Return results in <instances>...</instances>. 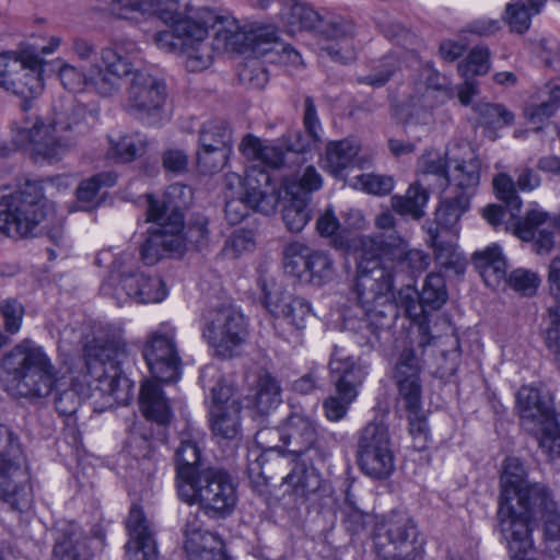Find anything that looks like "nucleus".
<instances>
[{
    "instance_id": "59",
    "label": "nucleus",
    "mask_w": 560,
    "mask_h": 560,
    "mask_svg": "<svg viewBox=\"0 0 560 560\" xmlns=\"http://www.w3.org/2000/svg\"><path fill=\"white\" fill-rule=\"evenodd\" d=\"M310 198L290 196V201L284 206L282 219L289 231L301 232L311 219L308 209Z\"/></svg>"
},
{
    "instance_id": "33",
    "label": "nucleus",
    "mask_w": 560,
    "mask_h": 560,
    "mask_svg": "<svg viewBox=\"0 0 560 560\" xmlns=\"http://www.w3.org/2000/svg\"><path fill=\"white\" fill-rule=\"evenodd\" d=\"M490 66V51L483 45L475 46L459 63L457 70L466 79L464 84L457 86V98L460 104H470L472 98L479 93L478 82L474 77L488 73Z\"/></svg>"
},
{
    "instance_id": "27",
    "label": "nucleus",
    "mask_w": 560,
    "mask_h": 560,
    "mask_svg": "<svg viewBox=\"0 0 560 560\" xmlns=\"http://www.w3.org/2000/svg\"><path fill=\"white\" fill-rule=\"evenodd\" d=\"M357 27L350 18L335 13L320 16L316 35L320 49L334 60L346 62L352 58L349 42L354 37Z\"/></svg>"
},
{
    "instance_id": "54",
    "label": "nucleus",
    "mask_w": 560,
    "mask_h": 560,
    "mask_svg": "<svg viewBox=\"0 0 560 560\" xmlns=\"http://www.w3.org/2000/svg\"><path fill=\"white\" fill-rule=\"evenodd\" d=\"M262 39L256 43L254 50L268 57L271 62L299 67L302 57L293 47L279 43L273 33H262Z\"/></svg>"
},
{
    "instance_id": "20",
    "label": "nucleus",
    "mask_w": 560,
    "mask_h": 560,
    "mask_svg": "<svg viewBox=\"0 0 560 560\" xmlns=\"http://www.w3.org/2000/svg\"><path fill=\"white\" fill-rule=\"evenodd\" d=\"M358 276L354 291L361 307L384 304L393 300V276L387 271L381 258L365 257L363 237L355 245Z\"/></svg>"
},
{
    "instance_id": "28",
    "label": "nucleus",
    "mask_w": 560,
    "mask_h": 560,
    "mask_svg": "<svg viewBox=\"0 0 560 560\" xmlns=\"http://www.w3.org/2000/svg\"><path fill=\"white\" fill-rule=\"evenodd\" d=\"M260 288L261 302L275 317L285 319L298 330L306 327V322L313 314L311 303L306 299L284 294L275 284L269 287L265 281H260Z\"/></svg>"
},
{
    "instance_id": "7",
    "label": "nucleus",
    "mask_w": 560,
    "mask_h": 560,
    "mask_svg": "<svg viewBox=\"0 0 560 560\" xmlns=\"http://www.w3.org/2000/svg\"><path fill=\"white\" fill-rule=\"evenodd\" d=\"M213 11L208 8L196 10V19L189 21V27L183 34L176 32L174 25L171 30L156 32L154 44L166 52H179L185 59L186 68L191 71H201L211 65V49L208 39L209 25L213 22Z\"/></svg>"
},
{
    "instance_id": "47",
    "label": "nucleus",
    "mask_w": 560,
    "mask_h": 560,
    "mask_svg": "<svg viewBox=\"0 0 560 560\" xmlns=\"http://www.w3.org/2000/svg\"><path fill=\"white\" fill-rule=\"evenodd\" d=\"M546 2L547 0H528V4L523 1L506 3L502 21L512 33L523 35L529 30L533 16L542 11Z\"/></svg>"
},
{
    "instance_id": "53",
    "label": "nucleus",
    "mask_w": 560,
    "mask_h": 560,
    "mask_svg": "<svg viewBox=\"0 0 560 560\" xmlns=\"http://www.w3.org/2000/svg\"><path fill=\"white\" fill-rule=\"evenodd\" d=\"M447 166L445 156L434 151L427 152L418 160V179L427 184L428 177L433 176L435 186L445 190L451 183Z\"/></svg>"
},
{
    "instance_id": "9",
    "label": "nucleus",
    "mask_w": 560,
    "mask_h": 560,
    "mask_svg": "<svg viewBox=\"0 0 560 560\" xmlns=\"http://www.w3.org/2000/svg\"><path fill=\"white\" fill-rule=\"evenodd\" d=\"M32 500L25 456L19 440L8 427L0 424V502L22 512L30 509Z\"/></svg>"
},
{
    "instance_id": "18",
    "label": "nucleus",
    "mask_w": 560,
    "mask_h": 560,
    "mask_svg": "<svg viewBox=\"0 0 560 560\" xmlns=\"http://www.w3.org/2000/svg\"><path fill=\"white\" fill-rule=\"evenodd\" d=\"M118 19L137 22L141 18H156L165 25H174L183 34L189 27L186 19H196L192 0H119Z\"/></svg>"
},
{
    "instance_id": "43",
    "label": "nucleus",
    "mask_w": 560,
    "mask_h": 560,
    "mask_svg": "<svg viewBox=\"0 0 560 560\" xmlns=\"http://www.w3.org/2000/svg\"><path fill=\"white\" fill-rule=\"evenodd\" d=\"M201 450L196 439L190 435H183L175 452L177 491L179 486L191 481L199 476Z\"/></svg>"
},
{
    "instance_id": "6",
    "label": "nucleus",
    "mask_w": 560,
    "mask_h": 560,
    "mask_svg": "<svg viewBox=\"0 0 560 560\" xmlns=\"http://www.w3.org/2000/svg\"><path fill=\"white\" fill-rule=\"evenodd\" d=\"M178 497L189 505L198 504L210 520H225L235 510L237 491L230 474L220 468L202 469L190 483L179 486Z\"/></svg>"
},
{
    "instance_id": "52",
    "label": "nucleus",
    "mask_w": 560,
    "mask_h": 560,
    "mask_svg": "<svg viewBox=\"0 0 560 560\" xmlns=\"http://www.w3.org/2000/svg\"><path fill=\"white\" fill-rule=\"evenodd\" d=\"M280 192L283 190L287 196L310 198L312 191L318 190L323 185V178L314 166H306L301 173L294 176H285L280 185L275 179Z\"/></svg>"
},
{
    "instance_id": "64",
    "label": "nucleus",
    "mask_w": 560,
    "mask_h": 560,
    "mask_svg": "<svg viewBox=\"0 0 560 560\" xmlns=\"http://www.w3.org/2000/svg\"><path fill=\"white\" fill-rule=\"evenodd\" d=\"M350 185L373 195H387L394 187L393 178L376 174H354Z\"/></svg>"
},
{
    "instance_id": "1",
    "label": "nucleus",
    "mask_w": 560,
    "mask_h": 560,
    "mask_svg": "<svg viewBox=\"0 0 560 560\" xmlns=\"http://www.w3.org/2000/svg\"><path fill=\"white\" fill-rule=\"evenodd\" d=\"M85 114L83 106L73 105L67 110L54 113L47 121L37 115L26 116L16 127L12 140L36 160L59 162L86 130Z\"/></svg>"
},
{
    "instance_id": "56",
    "label": "nucleus",
    "mask_w": 560,
    "mask_h": 560,
    "mask_svg": "<svg viewBox=\"0 0 560 560\" xmlns=\"http://www.w3.org/2000/svg\"><path fill=\"white\" fill-rule=\"evenodd\" d=\"M92 388V382L84 377V381L71 378L69 388L61 390L56 399L57 411L62 416H72L79 409L83 397H88Z\"/></svg>"
},
{
    "instance_id": "57",
    "label": "nucleus",
    "mask_w": 560,
    "mask_h": 560,
    "mask_svg": "<svg viewBox=\"0 0 560 560\" xmlns=\"http://www.w3.org/2000/svg\"><path fill=\"white\" fill-rule=\"evenodd\" d=\"M320 16V14L305 3L293 2L285 16L287 32L292 35L303 30L316 33Z\"/></svg>"
},
{
    "instance_id": "50",
    "label": "nucleus",
    "mask_w": 560,
    "mask_h": 560,
    "mask_svg": "<svg viewBox=\"0 0 560 560\" xmlns=\"http://www.w3.org/2000/svg\"><path fill=\"white\" fill-rule=\"evenodd\" d=\"M241 402L232 400L228 406H211L210 422L212 432L224 439H233L240 429Z\"/></svg>"
},
{
    "instance_id": "10",
    "label": "nucleus",
    "mask_w": 560,
    "mask_h": 560,
    "mask_svg": "<svg viewBox=\"0 0 560 560\" xmlns=\"http://www.w3.org/2000/svg\"><path fill=\"white\" fill-rule=\"evenodd\" d=\"M225 218L235 225L248 214L249 209L262 214H272L280 201V190L273 174L259 165L246 171L245 192L240 196L226 195Z\"/></svg>"
},
{
    "instance_id": "49",
    "label": "nucleus",
    "mask_w": 560,
    "mask_h": 560,
    "mask_svg": "<svg viewBox=\"0 0 560 560\" xmlns=\"http://www.w3.org/2000/svg\"><path fill=\"white\" fill-rule=\"evenodd\" d=\"M411 399L399 398V401L407 411L409 433L413 439V447L418 451H423L428 447L429 428L422 411V395H416Z\"/></svg>"
},
{
    "instance_id": "8",
    "label": "nucleus",
    "mask_w": 560,
    "mask_h": 560,
    "mask_svg": "<svg viewBox=\"0 0 560 560\" xmlns=\"http://www.w3.org/2000/svg\"><path fill=\"white\" fill-rule=\"evenodd\" d=\"M39 184L24 183L16 191L0 190V231L8 236L27 237L52 215L40 201Z\"/></svg>"
},
{
    "instance_id": "16",
    "label": "nucleus",
    "mask_w": 560,
    "mask_h": 560,
    "mask_svg": "<svg viewBox=\"0 0 560 560\" xmlns=\"http://www.w3.org/2000/svg\"><path fill=\"white\" fill-rule=\"evenodd\" d=\"M126 90V109L140 120L155 122L162 114L167 98L163 79L145 70H135Z\"/></svg>"
},
{
    "instance_id": "58",
    "label": "nucleus",
    "mask_w": 560,
    "mask_h": 560,
    "mask_svg": "<svg viewBox=\"0 0 560 560\" xmlns=\"http://www.w3.org/2000/svg\"><path fill=\"white\" fill-rule=\"evenodd\" d=\"M148 147V140L140 133L126 135L119 138L117 142H113L110 153L121 163H128L135 159L142 156Z\"/></svg>"
},
{
    "instance_id": "61",
    "label": "nucleus",
    "mask_w": 560,
    "mask_h": 560,
    "mask_svg": "<svg viewBox=\"0 0 560 560\" xmlns=\"http://www.w3.org/2000/svg\"><path fill=\"white\" fill-rule=\"evenodd\" d=\"M493 188L498 199L503 201L512 211V217L520 212L522 208V199L516 191V182L505 173H500L493 178Z\"/></svg>"
},
{
    "instance_id": "32",
    "label": "nucleus",
    "mask_w": 560,
    "mask_h": 560,
    "mask_svg": "<svg viewBox=\"0 0 560 560\" xmlns=\"http://www.w3.org/2000/svg\"><path fill=\"white\" fill-rule=\"evenodd\" d=\"M535 514L532 518V525L535 527L536 520L539 517L542 526L544 542L550 557L560 555V510L548 490L532 502Z\"/></svg>"
},
{
    "instance_id": "45",
    "label": "nucleus",
    "mask_w": 560,
    "mask_h": 560,
    "mask_svg": "<svg viewBox=\"0 0 560 560\" xmlns=\"http://www.w3.org/2000/svg\"><path fill=\"white\" fill-rule=\"evenodd\" d=\"M303 125L306 135L301 131L294 132L293 140L288 143V151L294 153H303L310 151L320 142L322 125L317 117L316 107L311 96L304 102Z\"/></svg>"
},
{
    "instance_id": "63",
    "label": "nucleus",
    "mask_w": 560,
    "mask_h": 560,
    "mask_svg": "<svg viewBox=\"0 0 560 560\" xmlns=\"http://www.w3.org/2000/svg\"><path fill=\"white\" fill-rule=\"evenodd\" d=\"M284 481L290 485L296 493L307 495L319 488V477L313 468L295 467L288 474Z\"/></svg>"
},
{
    "instance_id": "60",
    "label": "nucleus",
    "mask_w": 560,
    "mask_h": 560,
    "mask_svg": "<svg viewBox=\"0 0 560 560\" xmlns=\"http://www.w3.org/2000/svg\"><path fill=\"white\" fill-rule=\"evenodd\" d=\"M540 283L541 278L537 272L517 268L508 273L504 285H508L523 296H533L536 294Z\"/></svg>"
},
{
    "instance_id": "42",
    "label": "nucleus",
    "mask_w": 560,
    "mask_h": 560,
    "mask_svg": "<svg viewBox=\"0 0 560 560\" xmlns=\"http://www.w3.org/2000/svg\"><path fill=\"white\" fill-rule=\"evenodd\" d=\"M360 150L355 140L330 142L326 149V167L335 176L351 180L355 173L354 159Z\"/></svg>"
},
{
    "instance_id": "3",
    "label": "nucleus",
    "mask_w": 560,
    "mask_h": 560,
    "mask_svg": "<svg viewBox=\"0 0 560 560\" xmlns=\"http://www.w3.org/2000/svg\"><path fill=\"white\" fill-rule=\"evenodd\" d=\"M0 373L23 397H48L59 390L65 378L45 349L31 339L22 340L1 357Z\"/></svg>"
},
{
    "instance_id": "29",
    "label": "nucleus",
    "mask_w": 560,
    "mask_h": 560,
    "mask_svg": "<svg viewBox=\"0 0 560 560\" xmlns=\"http://www.w3.org/2000/svg\"><path fill=\"white\" fill-rule=\"evenodd\" d=\"M184 548L188 560H230L219 535L205 530L198 513H190L184 526Z\"/></svg>"
},
{
    "instance_id": "40",
    "label": "nucleus",
    "mask_w": 560,
    "mask_h": 560,
    "mask_svg": "<svg viewBox=\"0 0 560 560\" xmlns=\"http://www.w3.org/2000/svg\"><path fill=\"white\" fill-rule=\"evenodd\" d=\"M421 362L412 348H405L400 352L394 372V378L398 388L399 398H408L422 395L420 381Z\"/></svg>"
},
{
    "instance_id": "38",
    "label": "nucleus",
    "mask_w": 560,
    "mask_h": 560,
    "mask_svg": "<svg viewBox=\"0 0 560 560\" xmlns=\"http://www.w3.org/2000/svg\"><path fill=\"white\" fill-rule=\"evenodd\" d=\"M467 151V158L457 163V218L470 207V199L475 196L480 183V161L470 147L457 145Z\"/></svg>"
},
{
    "instance_id": "21",
    "label": "nucleus",
    "mask_w": 560,
    "mask_h": 560,
    "mask_svg": "<svg viewBox=\"0 0 560 560\" xmlns=\"http://www.w3.org/2000/svg\"><path fill=\"white\" fill-rule=\"evenodd\" d=\"M363 249L365 257L395 262L398 268L411 275L425 271L431 261L429 254L410 248L408 240L399 233L363 237Z\"/></svg>"
},
{
    "instance_id": "25",
    "label": "nucleus",
    "mask_w": 560,
    "mask_h": 560,
    "mask_svg": "<svg viewBox=\"0 0 560 560\" xmlns=\"http://www.w3.org/2000/svg\"><path fill=\"white\" fill-rule=\"evenodd\" d=\"M548 489L539 483H528L522 462L516 457H508L501 475V493L499 508L512 506L528 512L532 502L539 499Z\"/></svg>"
},
{
    "instance_id": "44",
    "label": "nucleus",
    "mask_w": 560,
    "mask_h": 560,
    "mask_svg": "<svg viewBox=\"0 0 560 560\" xmlns=\"http://www.w3.org/2000/svg\"><path fill=\"white\" fill-rule=\"evenodd\" d=\"M139 404L147 419L159 424L170 422L172 416L170 402L156 382L145 381L141 385Z\"/></svg>"
},
{
    "instance_id": "48",
    "label": "nucleus",
    "mask_w": 560,
    "mask_h": 560,
    "mask_svg": "<svg viewBox=\"0 0 560 560\" xmlns=\"http://www.w3.org/2000/svg\"><path fill=\"white\" fill-rule=\"evenodd\" d=\"M240 150L247 159L259 162L272 170L280 167L284 161V152L280 147L264 143L259 138L252 135L243 139Z\"/></svg>"
},
{
    "instance_id": "11",
    "label": "nucleus",
    "mask_w": 560,
    "mask_h": 560,
    "mask_svg": "<svg viewBox=\"0 0 560 560\" xmlns=\"http://www.w3.org/2000/svg\"><path fill=\"white\" fill-rule=\"evenodd\" d=\"M416 522L406 513L393 511L374 528L375 552L382 560H416L423 551Z\"/></svg>"
},
{
    "instance_id": "51",
    "label": "nucleus",
    "mask_w": 560,
    "mask_h": 560,
    "mask_svg": "<svg viewBox=\"0 0 560 560\" xmlns=\"http://www.w3.org/2000/svg\"><path fill=\"white\" fill-rule=\"evenodd\" d=\"M429 200V191L424 187L421 179L412 183L406 191L405 196L392 197L393 209L402 215H411L413 219L419 220L423 217L425 207Z\"/></svg>"
},
{
    "instance_id": "62",
    "label": "nucleus",
    "mask_w": 560,
    "mask_h": 560,
    "mask_svg": "<svg viewBox=\"0 0 560 560\" xmlns=\"http://www.w3.org/2000/svg\"><path fill=\"white\" fill-rule=\"evenodd\" d=\"M420 299L431 310L442 307L447 299L444 278L438 273L428 275L420 293Z\"/></svg>"
},
{
    "instance_id": "30",
    "label": "nucleus",
    "mask_w": 560,
    "mask_h": 560,
    "mask_svg": "<svg viewBox=\"0 0 560 560\" xmlns=\"http://www.w3.org/2000/svg\"><path fill=\"white\" fill-rule=\"evenodd\" d=\"M129 539L126 544L128 560H156L155 530L138 505H132L126 521Z\"/></svg>"
},
{
    "instance_id": "31",
    "label": "nucleus",
    "mask_w": 560,
    "mask_h": 560,
    "mask_svg": "<svg viewBox=\"0 0 560 560\" xmlns=\"http://www.w3.org/2000/svg\"><path fill=\"white\" fill-rule=\"evenodd\" d=\"M560 107V81H549L538 88L524 107V117L539 131Z\"/></svg>"
},
{
    "instance_id": "26",
    "label": "nucleus",
    "mask_w": 560,
    "mask_h": 560,
    "mask_svg": "<svg viewBox=\"0 0 560 560\" xmlns=\"http://www.w3.org/2000/svg\"><path fill=\"white\" fill-rule=\"evenodd\" d=\"M535 509L522 512L521 509L512 506L499 508L498 516L502 532L508 539V550L512 560H533L536 555V547L533 539L534 526L532 518Z\"/></svg>"
},
{
    "instance_id": "41",
    "label": "nucleus",
    "mask_w": 560,
    "mask_h": 560,
    "mask_svg": "<svg viewBox=\"0 0 560 560\" xmlns=\"http://www.w3.org/2000/svg\"><path fill=\"white\" fill-rule=\"evenodd\" d=\"M472 261L487 287L499 289L508 278L506 260L500 246L492 244L472 256Z\"/></svg>"
},
{
    "instance_id": "39",
    "label": "nucleus",
    "mask_w": 560,
    "mask_h": 560,
    "mask_svg": "<svg viewBox=\"0 0 560 560\" xmlns=\"http://www.w3.org/2000/svg\"><path fill=\"white\" fill-rule=\"evenodd\" d=\"M120 288L126 296L138 303H159L167 295V289L159 277H151L145 273H121Z\"/></svg>"
},
{
    "instance_id": "46",
    "label": "nucleus",
    "mask_w": 560,
    "mask_h": 560,
    "mask_svg": "<svg viewBox=\"0 0 560 560\" xmlns=\"http://www.w3.org/2000/svg\"><path fill=\"white\" fill-rule=\"evenodd\" d=\"M472 109L478 115L485 136L492 141L499 138L500 129L512 126L515 120V115L503 104L478 103Z\"/></svg>"
},
{
    "instance_id": "14",
    "label": "nucleus",
    "mask_w": 560,
    "mask_h": 560,
    "mask_svg": "<svg viewBox=\"0 0 560 560\" xmlns=\"http://www.w3.org/2000/svg\"><path fill=\"white\" fill-rule=\"evenodd\" d=\"M142 355L154 380L162 383L179 380L182 358L176 342V328L171 323H162L147 335Z\"/></svg>"
},
{
    "instance_id": "55",
    "label": "nucleus",
    "mask_w": 560,
    "mask_h": 560,
    "mask_svg": "<svg viewBox=\"0 0 560 560\" xmlns=\"http://www.w3.org/2000/svg\"><path fill=\"white\" fill-rule=\"evenodd\" d=\"M281 402V389L278 382L268 373L260 374L257 381L253 409L258 415H268Z\"/></svg>"
},
{
    "instance_id": "37",
    "label": "nucleus",
    "mask_w": 560,
    "mask_h": 560,
    "mask_svg": "<svg viewBox=\"0 0 560 560\" xmlns=\"http://www.w3.org/2000/svg\"><path fill=\"white\" fill-rule=\"evenodd\" d=\"M58 560H90L89 537L75 522L60 524L54 547Z\"/></svg>"
},
{
    "instance_id": "13",
    "label": "nucleus",
    "mask_w": 560,
    "mask_h": 560,
    "mask_svg": "<svg viewBox=\"0 0 560 560\" xmlns=\"http://www.w3.org/2000/svg\"><path fill=\"white\" fill-rule=\"evenodd\" d=\"M202 337L218 358L231 359L240 353L247 340L246 319L232 306L211 310L205 318Z\"/></svg>"
},
{
    "instance_id": "22",
    "label": "nucleus",
    "mask_w": 560,
    "mask_h": 560,
    "mask_svg": "<svg viewBox=\"0 0 560 560\" xmlns=\"http://www.w3.org/2000/svg\"><path fill=\"white\" fill-rule=\"evenodd\" d=\"M132 68L131 61L122 55L118 44L102 49L101 63L90 66L89 92L101 97L118 95L125 78L132 73Z\"/></svg>"
},
{
    "instance_id": "24",
    "label": "nucleus",
    "mask_w": 560,
    "mask_h": 560,
    "mask_svg": "<svg viewBox=\"0 0 560 560\" xmlns=\"http://www.w3.org/2000/svg\"><path fill=\"white\" fill-rule=\"evenodd\" d=\"M232 132L221 119L202 124L198 135L197 163L202 173L212 174L222 170L230 156Z\"/></svg>"
},
{
    "instance_id": "19",
    "label": "nucleus",
    "mask_w": 560,
    "mask_h": 560,
    "mask_svg": "<svg viewBox=\"0 0 560 560\" xmlns=\"http://www.w3.org/2000/svg\"><path fill=\"white\" fill-rule=\"evenodd\" d=\"M278 442L282 443V424L260 429L255 435L256 446L248 453L247 472L250 483L258 491L284 466V447L279 446Z\"/></svg>"
},
{
    "instance_id": "36",
    "label": "nucleus",
    "mask_w": 560,
    "mask_h": 560,
    "mask_svg": "<svg viewBox=\"0 0 560 560\" xmlns=\"http://www.w3.org/2000/svg\"><path fill=\"white\" fill-rule=\"evenodd\" d=\"M516 400L524 423L530 422L538 425L539 435L545 433L556 412L542 398L540 392L532 386H522L517 392Z\"/></svg>"
},
{
    "instance_id": "35",
    "label": "nucleus",
    "mask_w": 560,
    "mask_h": 560,
    "mask_svg": "<svg viewBox=\"0 0 560 560\" xmlns=\"http://www.w3.org/2000/svg\"><path fill=\"white\" fill-rule=\"evenodd\" d=\"M555 222L542 210L533 209L516 224V233L523 241H535L538 254L549 253L555 245V235L550 228Z\"/></svg>"
},
{
    "instance_id": "4",
    "label": "nucleus",
    "mask_w": 560,
    "mask_h": 560,
    "mask_svg": "<svg viewBox=\"0 0 560 560\" xmlns=\"http://www.w3.org/2000/svg\"><path fill=\"white\" fill-rule=\"evenodd\" d=\"M190 190L175 184L167 188L162 198L147 196V222L153 225L148 230V236L141 246V259L148 266L158 264L168 254H180L185 249L182 236L184 231V214L182 208L186 201H176L185 191Z\"/></svg>"
},
{
    "instance_id": "15",
    "label": "nucleus",
    "mask_w": 560,
    "mask_h": 560,
    "mask_svg": "<svg viewBox=\"0 0 560 560\" xmlns=\"http://www.w3.org/2000/svg\"><path fill=\"white\" fill-rule=\"evenodd\" d=\"M357 459L361 470L374 479H385L395 468L387 427L371 421L358 433Z\"/></svg>"
},
{
    "instance_id": "23",
    "label": "nucleus",
    "mask_w": 560,
    "mask_h": 560,
    "mask_svg": "<svg viewBox=\"0 0 560 560\" xmlns=\"http://www.w3.org/2000/svg\"><path fill=\"white\" fill-rule=\"evenodd\" d=\"M284 268L288 273L304 278L316 287L330 282L335 277L334 260L327 253L314 250L299 242L285 247Z\"/></svg>"
},
{
    "instance_id": "17",
    "label": "nucleus",
    "mask_w": 560,
    "mask_h": 560,
    "mask_svg": "<svg viewBox=\"0 0 560 560\" xmlns=\"http://www.w3.org/2000/svg\"><path fill=\"white\" fill-rule=\"evenodd\" d=\"M282 445L285 457L298 459L307 456V460H323L326 456L324 438L316 419L301 411H292L282 422Z\"/></svg>"
},
{
    "instance_id": "5",
    "label": "nucleus",
    "mask_w": 560,
    "mask_h": 560,
    "mask_svg": "<svg viewBox=\"0 0 560 560\" xmlns=\"http://www.w3.org/2000/svg\"><path fill=\"white\" fill-rule=\"evenodd\" d=\"M61 37L50 36L46 45L25 42L15 50L0 54V88L24 100L34 98L43 91L42 72L45 61L42 56L55 52Z\"/></svg>"
},
{
    "instance_id": "2",
    "label": "nucleus",
    "mask_w": 560,
    "mask_h": 560,
    "mask_svg": "<svg viewBox=\"0 0 560 560\" xmlns=\"http://www.w3.org/2000/svg\"><path fill=\"white\" fill-rule=\"evenodd\" d=\"M126 354L122 329L116 327L96 336L84 349L85 378H92L91 395L104 398L106 407L127 405L133 383L121 373L120 358Z\"/></svg>"
},
{
    "instance_id": "34",
    "label": "nucleus",
    "mask_w": 560,
    "mask_h": 560,
    "mask_svg": "<svg viewBox=\"0 0 560 560\" xmlns=\"http://www.w3.org/2000/svg\"><path fill=\"white\" fill-rule=\"evenodd\" d=\"M214 20L209 27H214V37L210 45L207 40L209 48L211 49V60L213 59V52L234 51L243 52L247 42H259L262 39V33L253 34L252 36L246 35L241 31L240 25L234 20L223 19L213 13Z\"/></svg>"
},
{
    "instance_id": "12",
    "label": "nucleus",
    "mask_w": 560,
    "mask_h": 560,
    "mask_svg": "<svg viewBox=\"0 0 560 560\" xmlns=\"http://www.w3.org/2000/svg\"><path fill=\"white\" fill-rule=\"evenodd\" d=\"M329 370L336 395L327 397L323 408L329 421H339L346 417L350 405L355 400L358 387L363 383L368 371L359 360L338 347L331 353Z\"/></svg>"
}]
</instances>
